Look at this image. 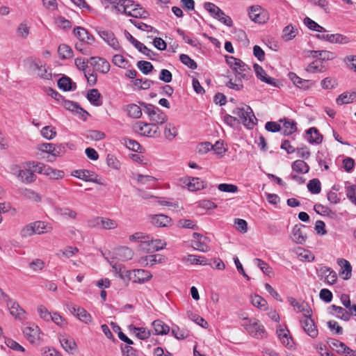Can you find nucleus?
<instances>
[{"label":"nucleus","instance_id":"obj_45","mask_svg":"<svg viewBox=\"0 0 356 356\" xmlns=\"http://www.w3.org/2000/svg\"><path fill=\"white\" fill-rule=\"evenodd\" d=\"M297 33L298 29L289 24L284 28L282 38L285 41H289L294 38Z\"/></svg>","mask_w":356,"mask_h":356},{"label":"nucleus","instance_id":"obj_13","mask_svg":"<svg viewBox=\"0 0 356 356\" xmlns=\"http://www.w3.org/2000/svg\"><path fill=\"white\" fill-rule=\"evenodd\" d=\"M90 63L95 69L103 74H106L110 70V64L104 58L101 57H91Z\"/></svg>","mask_w":356,"mask_h":356},{"label":"nucleus","instance_id":"obj_2","mask_svg":"<svg viewBox=\"0 0 356 356\" xmlns=\"http://www.w3.org/2000/svg\"><path fill=\"white\" fill-rule=\"evenodd\" d=\"M227 63L232 67L237 74L244 79H249L251 75V70L241 60L233 56H225Z\"/></svg>","mask_w":356,"mask_h":356},{"label":"nucleus","instance_id":"obj_37","mask_svg":"<svg viewBox=\"0 0 356 356\" xmlns=\"http://www.w3.org/2000/svg\"><path fill=\"white\" fill-rule=\"evenodd\" d=\"M356 100V93L352 92L348 94L343 92L336 99V102L338 105H342L345 104H350Z\"/></svg>","mask_w":356,"mask_h":356},{"label":"nucleus","instance_id":"obj_26","mask_svg":"<svg viewBox=\"0 0 356 356\" xmlns=\"http://www.w3.org/2000/svg\"><path fill=\"white\" fill-rule=\"evenodd\" d=\"M330 309L332 310L330 314H334V313H336V317L344 321H348L350 319L351 315L353 314V313H350L346 310V309L335 305H331L330 307Z\"/></svg>","mask_w":356,"mask_h":356},{"label":"nucleus","instance_id":"obj_63","mask_svg":"<svg viewBox=\"0 0 356 356\" xmlns=\"http://www.w3.org/2000/svg\"><path fill=\"white\" fill-rule=\"evenodd\" d=\"M154 83V82L151 80L145 79L143 80L142 79H136L134 81V86L138 88V89L146 90L151 87V86Z\"/></svg>","mask_w":356,"mask_h":356},{"label":"nucleus","instance_id":"obj_10","mask_svg":"<svg viewBox=\"0 0 356 356\" xmlns=\"http://www.w3.org/2000/svg\"><path fill=\"white\" fill-rule=\"evenodd\" d=\"M317 38L323 40L325 41H328L331 43H336L340 44H346L350 42V40L348 37L343 35L342 34L336 33V34H328V33H323L316 35Z\"/></svg>","mask_w":356,"mask_h":356},{"label":"nucleus","instance_id":"obj_44","mask_svg":"<svg viewBox=\"0 0 356 356\" xmlns=\"http://www.w3.org/2000/svg\"><path fill=\"white\" fill-rule=\"evenodd\" d=\"M58 53L61 59H68L73 56V51L70 46L62 44L58 47Z\"/></svg>","mask_w":356,"mask_h":356},{"label":"nucleus","instance_id":"obj_14","mask_svg":"<svg viewBox=\"0 0 356 356\" xmlns=\"http://www.w3.org/2000/svg\"><path fill=\"white\" fill-rule=\"evenodd\" d=\"M250 18L256 23H265L267 17L265 14L261 12V7L259 6H250L248 11Z\"/></svg>","mask_w":356,"mask_h":356},{"label":"nucleus","instance_id":"obj_22","mask_svg":"<svg viewBox=\"0 0 356 356\" xmlns=\"http://www.w3.org/2000/svg\"><path fill=\"white\" fill-rule=\"evenodd\" d=\"M133 4L134 6L131 7V10L127 9L125 15L135 18H146L148 16V13L138 3H136L133 1Z\"/></svg>","mask_w":356,"mask_h":356},{"label":"nucleus","instance_id":"obj_54","mask_svg":"<svg viewBox=\"0 0 356 356\" xmlns=\"http://www.w3.org/2000/svg\"><path fill=\"white\" fill-rule=\"evenodd\" d=\"M252 304L262 310L267 309V301L259 295L252 297Z\"/></svg>","mask_w":356,"mask_h":356},{"label":"nucleus","instance_id":"obj_1","mask_svg":"<svg viewBox=\"0 0 356 356\" xmlns=\"http://www.w3.org/2000/svg\"><path fill=\"white\" fill-rule=\"evenodd\" d=\"M232 113L239 118L240 120L236 121L241 122L248 129H252L254 127L255 124L254 120H257V118L250 106L245 105L241 108L237 107L232 111Z\"/></svg>","mask_w":356,"mask_h":356},{"label":"nucleus","instance_id":"obj_62","mask_svg":"<svg viewBox=\"0 0 356 356\" xmlns=\"http://www.w3.org/2000/svg\"><path fill=\"white\" fill-rule=\"evenodd\" d=\"M213 147L211 149L217 154L219 157H222L225 153L227 152V149L224 147V143L221 140H218L214 145H212Z\"/></svg>","mask_w":356,"mask_h":356},{"label":"nucleus","instance_id":"obj_39","mask_svg":"<svg viewBox=\"0 0 356 356\" xmlns=\"http://www.w3.org/2000/svg\"><path fill=\"white\" fill-rule=\"evenodd\" d=\"M152 326L156 334H166L170 331V327L160 320L154 321Z\"/></svg>","mask_w":356,"mask_h":356},{"label":"nucleus","instance_id":"obj_58","mask_svg":"<svg viewBox=\"0 0 356 356\" xmlns=\"http://www.w3.org/2000/svg\"><path fill=\"white\" fill-rule=\"evenodd\" d=\"M254 263L262 270L264 274L268 276L270 275V273H272V268L267 263L258 258L254 259Z\"/></svg>","mask_w":356,"mask_h":356},{"label":"nucleus","instance_id":"obj_64","mask_svg":"<svg viewBox=\"0 0 356 356\" xmlns=\"http://www.w3.org/2000/svg\"><path fill=\"white\" fill-rule=\"evenodd\" d=\"M346 192L348 200L356 205V185L347 186Z\"/></svg>","mask_w":356,"mask_h":356},{"label":"nucleus","instance_id":"obj_18","mask_svg":"<svg viewBox=\"0 0 356 356\" xmlns=\"http://www.w3.org/2000/svg\"><path fill=\"white\" fill-rule=\"evenodd\" d=\"M90 226H97L100 228L111 229L117 227L118 225L117 222L113 220L97 217L95 219L94 221L90 222Z\"/></svg>","mask_w":356,"mask_h":356},{"label":"nucleus","instance_id":"obj_21","mask_svg":"<svg viewBox=\"0 0 356 356\" xmlns=\"http://www.w3.org/2000/svg\"><path fill=\"white\" fill-rule=\"evenodd\" d=\"M133 280L135 283H144L152 277V275L148 270L144 269H136L133 270Z\"/></svg>","mask_w":356,"mask_h":356},{"label":"nucleus","instance_id":"obj_56","mask_svg":"<svg viewBox=\"0 0 356 356\" xmlns=\"http://www.w3.org/2000/svg\"><path fill=\"white\" fill-rule=\"evenodd\" d=\"M180 61L188 68L195 70L197 67L196 62L191 58L188 55L182 54L179 56Z\"/></svg>","mask_w":356,"mask_h":356},{"label":"nucleus","instance_id":"obj_31","mask_svg":"<svg viewBox=\"0 0 356 356\" xmlns=\"http://www.w3.org/2000/svg\"><path fill=\"white\" fill-rule=\"evenodd\" d=\"M87 99L93 106H99L102 104L101 94L97 89L89 90L87 94Z\"/></svg>","mask_w":356,"mask_h":356},{"label":"nucleus","instance_id":"obj_55","mask_svg":"<svg viewBox=\"0 0 356 356\" xmlns=\"http://www.w3.org/2000/svg\"><path fill=\"white\" fill-rule=\"evenodd\" d=\"M138 68L144 74H149L154 69L152 64L150 62L145 60H140L136 64Z\"/></svg>","mask_w":356,"mask_h":356},{"label":"nucleus","instance_id":"obj_33","mask_svg":"<svg viewBox=\"0 0 356 356\" xmlns=\"http://www.w3.org/2000/svg\"><path fill=\"white\" fill-rule=\"evenodd\" d=\"M204 8L215 19L220 17L221 15H225V13L218 6L213 3L205 2L204 3Z\"/></svg>","mask_w":356,"mask_h":356},{"label":"nucleus","instance_id":"obj_12","mask_svg":"<svg viewBox=\"0 0 356 356\" xmlns=\"http://www.w3.org/2000/svg\"><path fill=\"white\" fill-rule=\"evenodd\" d=\"M99 36L113 49L119 50L120 49L118 39L114 33L108 30H100L98 31Z\"/></svg>","mask_w":356,"mask_h":356},{"label":"nucleus","instance_id":"obj_27","mask_svg":"<svg viewBox=\"0 0 356 356\" xmlns=\"http://www.w3.org/2000/svg\"><path fill=\"white\" fill-rule=\"evenodd\" d=\"M302 227H305V225L301 224L296 225L293 227L292 230V240L298 244H303L307 238L305 234L302 231Z\"/></svg>","mask_w":356,"mask_h":356},{"label":"nucleus","instance_id":"obj_41","mask_svg":"<svg viewBox=\"0 0 356 356\" xmlns=\"http://www.w3.org/2000/svg\"><path fill=\"white\" fill-rule=\"evenodd\" d=\"M126 111L130 118L138 119L142 115L140 107L135 104H131L127 106Z\"/></svg>","mask_w":356,"mask_h":356},{"label":"nucleus","instance_id":"obj_47","mask_svg":"<svg viewBox=\"0 0 356 356\" xmlns=\"http://www.w3.org/2000/svg\"><path fill=\"white\" fill-rule=\"evenodd\" d=\"M177 129L174 124L168 123L165 125L164 135L168 140H173L177 136Z\"/></svg>","mask_w":356,"mask_h":356},{"label":"nucleus","instance_id":"obj_19","mask_svg":"<svg viewBox=\"0 0 356 356\" xmlns=\"http://www.w3.org/2000/svg\"><path fill=\"white\" fill-rule=\"evenodd\" d=\"M184 183L187 186L188 189L191 191H195L205 188L204 181L198 177H188Z\"/></svg>","mask_w":356,"mask_h":356},{"label":"nucleus","instance_id":"obj_15","mask_svg":"<svg viewBox=\"0 0 356 356\" xmlns=\"http://www.w3.org/2000/svg\"><path fill=\"white\" fill-rule=\"evenodd\" d=\"M73 32L80 42L90 44L95 41L93 35L90 34L86 29L81 26L74 28Z\"/></svg>","mask_w":356,"mask_h":356},{"label":"nucleus","instance_id":"obj_6","mask_svg":"<svg viewBox=\"0 0 356 356\" xmlns=\"http://www.w3.org/2000/svg\"><path fill=\"white\" fill-rule=\"evenodd\" d=\"M300 323L305 332L311 337L315 338L318 335V330L312 318V313L304 314L300 319Z\"/></svg>","mask_w":356,"mask_h":356},{"label":"nucleus","instance_id":"obj_53","mask_svg":"<svg viewBox=\"0 0 356 356\" xmlns=\"http://www.w3.org/2000/svg\"><path fill=\"white\" fill-rule=\"evenodd\" d=\"M309 191L313 194H318L321 191V181L318 179H313L307 184Z\"/></svg>","mask_w":356,"mask_h":356},{"label":"nucleus","instance_id":"obj_4","mask_svg":"<svg viewBox=\"0 0 356 356\" xmlns=\"http://www.w3.org/2000/svg\"><path fill=\"white\" fill-rule=\"evenodd\" d=\"M247 322L243 325L247 332L257 339H261L266 336V332L263 325L256 318L246 319Z\"/></svg>","mask_w":356,"mask_h":356},{"label":"nucleus","instance_id":"obj_61","mask_svg":"<svg viewBox=\"0 0 356 356\" xmlns=\"http://www.w3.org/2000/svg\"><path fill=\"white\" fill-rule=\"evenodd\" d=\"M42 136L48 140L54 138L56 135L55 128L51 126L44 127L40 131Z\"/></svg>","mask_w":356,"mask_h":356},{"label":"nucleus","instance_id":"obj_52","mask_svg":"<svg viewBox=\"0 0 356 356\" xmlns=\"http://www.w3.org/2000/svg\"><path fill=\"white\" fill-rule=\"evenodd\" d=\"M57 213L67 219H75L76 218V213L75 211L65 207V208H57Z\"/></svg>","mask_w":356,"mask_h":356},{"label":"nucleus","instance_id":"obj_16","mask_svg":"<svg viewBox=\"0 0 356 356\" xmlns=\"http://www.w3.org/2000/svg\"><path fill=\"white\" fill-rule=\"evenodd\" d=\"M6 304L10 310V313L13 316L19 320L24 318L25 311L19 306L17 302L12 299H8Z\"/></svg>","mask_w":356,"mask_h":356},{"label":"nucleus","instance_id":"obj_35","mask_svg":"<svg viewBox=\"0 0 356 356\" xmlns=\"http://www.w3.org/2000/svg\"><path fill=\"white\" fill-rule=\"evenodd\" d=\"M155 114L150 116L149 120L157 124H163L168 120V116L159 108L155 109Z\"/></svg>","mask_w":356,"mask_h":356},{"label":"nucleus","instance_id":"obj_11","mask_svg":"<svg viewBox=\"0 0 356 356\" xmlns=\"http://www.w3.org/2000/svg\"><path fill=\"white\" fill-rule=\"evenodd\" d=\"M193 237L194 239L191 242V245L194 249L202 252H207L209 250V247L207 243L208 241L207 237L197 232H194Z\"/></svg>","mask_w":356,"mask_h":356},{"label":"nucleus","instance_id":"obj_5","mask_svg":"<svg viewBox=\"0 0 356 356\" xmlns=\"http://www.w3.org/2000/svg\"><path fill=\"white\" fill-rule=\"evenodd\" d=\"M318 277L330 285L334 284L337 280L336 272L327 266H320L316 269Z\"/></svg>","mask_w":356,"mask_h":356},{"label":"nucleus","instance_id":"obj_42","mask_svg":"<svg viewBox=\"0 0 356 356\" xmlns=\"http://www.w3.org/2000/svg\"><path fill=\"white\" fill-rule=\"evenodd\" d=\"M59 341L63 348L67 352L74 350L76 348V344L73 339L61 336Z\"/></svg>","mask_w":356,"mask_h":356},{"label":"nucleus","instance_id":"obj_20","mask_svg":"<svg viewBox=\"0 0 356 356\" xmlns=\"http://www.w3.org/2000/svg\"><path fill=\"white\" fill-rule=\"evenodd\" d=\"M150 222L156 227H166L170 224L171 218L163 214H155L149 216Z\"/></svg>","mask_w":356,"mask_h":356},{"label":"nucleus","instance_id":"obj_29","mask_svg":"<svg viewBox=\"0 0 356 356\" xmlns=\"http://www.w3.org/2000/svg\"><path fill=\"white\" fill-rule=\"evenodd\" d=\"M289 78L292 81L293 84L302 89H307L311 85V81L302 79L294 72H289L288 74Z\"/></svg>","mask_w":356,"mask_h":356},{"label":"nucleus","instance_id":"obj_36","mask_svg":"<svg viewBox=\"0 0 356 356\" xmlns=\"http://www.w3.org/2000/svg\"><path fill=\"white\" fill-rule=\"evenodd\" d=\"M284 121L283 124V134L284 136H289L296 131V123L289 119L284 118V120H280V122Z\"/></svg>","mask_w":356,"mask_h":356},{"label":"nucleus","instance_id":"obj_49","mask_svg":"<svg viewBox=\"0 0 356 356\" xmlns=\"http://www.w3.org/2000/svg\"><path fill=\"white\" fill-rule=\"evenodd\" d=\"M148 248V251H158L161 250L165 245V243L163 242L161 240L156 239L153 240L152 237L149 238V242L147 243Z\"/></svg>","mask_w":356,"mask_h":356},{"label":"nucleus","instance_id":"obj_25","mask_svg":"<svg viewBox=\"0 0 356 356\" xmlns=\"http://www.w3.org/2000/svg\"><path fill=\"white\" fill-rule=\"evenodd\" d=\"M307 140L311 144H321L323 141L321 135L316 127H311L306 131Z\"/></svg>","mask_w":356,"mask_h":356},{"label":"nucleus","instance_id":"obj_46","mask_svg":"<svg viewBox=\"0 0 356 356\" xmlns=\"http://www.w3.org/2000/svg\"><path fill=\"white\" fill-rule=\"evenodd\" d=\"M45 175L51 179H62L65 176V172L63 170L54 169L50 166L46 168Z\"/></svg>","mask_w":356,"mask_h":356},{"label":"nucleus","instance_id":"obj_50","mask_svg":"<svg viewBox=\"0 0 356 356\" xmlns=\"http://www.w3.org/2000/svg\"><path fill=\"white\" fill-rule=\"evenodd\" d=\"M304 24L311 30L316 31L319 33H324L326 31L324 27L320 26L318 24L308 17H306L304 19Z\"/></svg>","mask_w":356,"mask_h":356},{"label":"nucleus","instance_id":"obj_48","mask_svg":"<svg viewBox=\"0 0 356 356\" xmlns=\"http://www.w3.org/2000/svg\"><path fill=\"white\" fill-rule=\"evenodd\" d=\"M22 195L24 198L32 200L35 202H39L41 201V197L35 191L25 188L22 192Z\"/></svg>","mask_w":356,"mask_h":356},{"label":"nucleus","instance_id":"obj_9","mask_svg":"<svg viewBox=\"0 0 356 356\" xmlns=\"http://www.w3.org/2000/svg\"><path fill=\"white\" fill-rule=\"evenodd\" d=\"M111 6L112 10L117 13L126 14L127 9L134 6L132 0H104Z\"/></svg>","mask_w":356,"mask_h":356},{"label":"nucleus","instance_id":"obj_38","mask_svg":"<svg viewBox=\"0 0 356 356\" xmlns=\"http://www.w3.org/2000/svg\"><path fill=\"white\" fill-rule=\"evenodd\" d=\"M113 268L115 270V273L118 275V276L124 281H129L133 279V277H131L133 272H131V270H126L124 267H122L120 265H113Z\"/></svg>","mask_w":356,"mask_h":356},{"label":"nucleus","instance_id":"obj_28","mask_svg":"<svg viewBox=\"0 0 356 356\" xmlns=\"http://www.w3.org/2000/svg\"><path fill=\"white\" fill-rule=\"evenodd\" d=\"M115 257L118 259L124 261L132 259L134 256V251L127 246H123L117 248L115 251Z\"/></svg>","mask_w":356,"mask_h":356},{"label":"nucleus","instance_id":"obj_43","mask_svg":"<svg viewBox=\"0 0 356 356\" xmlns=\"http://www.w3.org/2000/svg\"><path fill=\"white\" fill-rule=\"evenodd\" d=\"M34 229V234H41L44 232H47L51 230V227L43 221H36L31 223Z\"/></svg>","mask_w":356,"mask_h":356},{"label":"nucleus","instance_id":"obj_24","mask_svg":"<svg viewBox=\"0 0 356 356\" xmlns=\"http://www.w3.org/2000/svg\"><path fill=\"white\" fill-rule=\"evenodd\" d=\"M164 260L165 258L161 254H150L141 257L139 262L142 266H152L157 263H162Z\"/></svg>","mask_w":356,"mask_h":356},{"label":"nucleus","instance_id":"obj_30","mask_svg":"<svg viewBox=\"0 0 356 356\" xmlns=\"http://www.w3.org/2000/svg\"><path fill=\"white\" fill-rule=\"evenodd\" d=\"M58 87L64 91H71L76 88V85L70 78L64 76L58 79Z\"/></svg>","mask_w":356,"mask_h":356},{"label":"nucleus","instance_id":"obj_51","mask_svg":"<svg viewBox=\"0 0 356 356\" xmlns=\"http://www.w3.org/2000/svg\"><path fill=\"white\" fill-rule=\"evenodd\" d=\"M33 65L38 70V75L40 78L47 80L51 78V72H49L45 66L40 65L39 63L35 62H33Z\"/></svg>","mask_w":356,"mask_h":356},{"label":"nucleus","instance_id":"obj_34","mask_svg":"<svg viewBox=\"0 0 356 356\" xmlns=\"http://www.w3.org/2000/svg\"><path fill=\"white\" fill-rule=\"evenodd\" d=\"M26 166L29 168H32L33 173L37 172L39 174H43L45 175L46 168H48L49 165H46L43 163L36 161H29L25 163Z\"/></svg>","mask_w":356,"mask_h":356},{"label":"nucleus","instance_id":"obj_59","mask_svg":"<svg viewBox=\"0 0 356 356\" xmlns=\"http://www.w3.org/2000/svg\"><path fill=\"white\" fill-rule=\"evenodd\" d=\"M186 261L190 262L191 264H200V265H207V260L204 257L195 256V255H188Z\"/></svg>","mask_w":356,"mask_h":356},{"label":"nucleus","instance_id":"obj_3","mask_svg":"<svg viewBox=\"0 0 356 356\" xmlns=\"http://www.w3.org/2000/svg\"><path fill=\"white\" fill-rule=\"evenodd\" d=\"M134 130L141 136L149 138H157L161 134L159 128L155 123L137 122L134 125Z\"/></svg>","mask_w":356,"mask_h":356},{"label":"nucleus","instance_id":"obj_40","mask_svg":"<svg viewBox=\"0 0 356 356\" xmlns=\"http://www.w3.org/2000/svg\"><path fill=\"white\" fill-rule=\"evenodd\" d=\"M292 170L298 173L305 174L309 170V167L306 162L302 160L295 161L291 165Z\"/></svg>","mask_w":356,"mask_h":356},{"label":"nucleus","instance_id":"obj_32","mask_svg":"<svg viewBox=\"0 0 356 356\" xmlns=\"http://www.w3.org/2000/svg\"><path fill=\"white\" fill-rule=\"evenodd\" d=\"M289 302L294 308L298 309V312H302L304 314H309L312 313V309L307 302H298L293 298H290Z\"/></svg>","mask_w":356,"mask_h":356},{"label":"nucleus","instance_id":"obj_7","mask_svg":"<svg viewBox=\"0 0 356 356\" xmlns=\"http://www.w3.org/2000/svg\"><path fill=\"white\" fill-rule=\"evenodd\" d=\"M253 68L255 72V75L261 81L268 83L274 87L279 88L280 86V81L268 76L265 70L259 64H254Z\"/></svg>","mask_w":356,"mask_h":356},{"label":"nucleus","instance_id":"obj_17","mask_svg":"<svg viewBox=\"0 0 356 356\" xmlns=\"http://www.w3.org/2000/svg\"><path fill=\"white\" fill-rule=\"evenodd\" d=\"M16 176L22 183L26 184L34 182L37 179L36 175L31 168L18 170Z\"/></svg>","mask_w":356,"mask_h":356},{"label":"nucleus","instance_id":"obj_23","mask_svg":"<svg viewBox=\"0 0 356 356\" xmlns=\"http://www.w3.org/2000/svg\"><path fill=\"white\" fill-rule=\"evenodd\" d=\"M338 265L341 267L339 275L343 276V279L348 280L352 275V266L348 261L344 259H338Z\"/></svg>","mask_w":356,"mask_h":356},{"label":"nucleus","instance_id":"obj_57","mask_svg":"<svg viewBox=\"0 0 356 356\" xmlns=\"http://www.w3.org/2000/svg\"><path fill=\"white\" fill-rule=\"evenodd\" d=\"M323 69V66L322 64V61L320 60H316L309 64L306 70L310 73H316L322 72Z\"/></svg>","mask_w":356,"mask_h":356},{"label":"nucleus","instance_id":"obj_8","mask_svg":"<svg viewBox=\"0 0 356 356\" xmlns=\"http://www.w3.org/2000/svg\"><path fill=\"white\" fill-rule=\"evenodd\" d=\"M72 175L85 181H90L104 185V183L98 179V175L88 170H76L72 173Z\"/></svg>","mask_w":356,"mask_h":356},{"label":"nucleus","instance_id":"obj_60","mask_svg":"<svg viewBox=\"0 0 356 356\" xmlns=\"http://www.w3.org/2000/svg\"><path fill=\"white\" fill-rule=\"evenodd\" d=\"M137 181L143 185H152L156 181V179L153 176L138 174Z\"/></svg>","mask_w":356,"mask_h":356}]
</instances>
